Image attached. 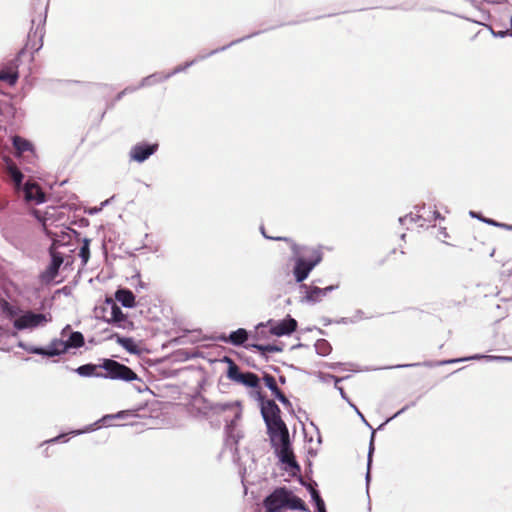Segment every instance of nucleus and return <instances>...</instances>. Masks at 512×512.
<instances>
[{
	"label": "nucleus",
	"mask_w": 512,
	"mask_h": 512,
	"mask_svg": "<svg viewBox=\"0 0 512 512\" xmlns=\"http://www.w3.org/2000/svg\"><path fill=\"white\" fill-rule=\"evenodd\" d=\"M261 413L266 423L270 439L275 448L278 457L284 463L285 470L296 475L300 468L295 461L290 442L288 430L280 418V409L272 400H267L261 404Z\"/></svg>",
	"instance_id": "nucleus-1"
},
{
	"label": "nucleus",
	"mask_w": 512,
	"mask_h": 512,
	"mask_svg": "<svg viewBox=\"0 0 512 512\" xmlns=\"http://www.w3.org/2000/svg\"><path fill=\"white\" fill-rule=\"evenodd\" d=\"M0 311L4 319L13 324L18 330H34L44 327L52 321L50 313H36L31 310H22L19 306L13 305L5 300L0 302Z\"/></svg>",
	"instance_id": "nucleus-2"
},
{
	"label": "nucleus",
	"mask_w": 512,
	"mask_h": 512,
	"mask_svg": "<svg viewBox=\"0 0 512 512\" xmlns=\"http://www.w3.org/2000/svg\"><path fill=\"white\" fill-rule=\"evenodd\" d=\"M292 251L294 253L295 266L293 274L295 280L300 283L303 282L322 260V255L318 250L301 248L296 244H292Z\"/></svg>",
	"instance_id": "nucleus-3"
},
{
	"label": "nucleus",
	"mask_w": 512,
	"mask_h": 512,
	"mask_svg": "<svg viewBox=\"0 0 512 512\" xmlns=\"http://www.w3.org/2000/svg\"><path fill=\"white\" fill-rule=\"evenodd\" d=\"M266 512H278L282 508L305 510L304 502L285 488L274 490L265 500Z\"/></svg>",
	"instance_id": "nucleus-4"
},
{
	"label": "nucleus",
	"mask_w": 512,
	"mask_h": 512,
	"mask_svg": "<svg viewBox=\"0 0 512 512\" xmlns=\"http://www.w3.org/2000/svg\"><path fill=\"white\" fill-rule=\"evenodd\" d=\"M228 364L227 377L239 384H242L246 387L252 388V394L260 399V391H259V383L260 380L258 376L251 372L243 373L239 370L238 366L228 357L224 359Z\"/></svg>",
	"instance_id": "nucleus-5"
},
{
	"label": "nucleus",
	"mask_w": 512,
	"mask_h": 512,
	"mask_svg": "<svg viewBox=\"0 0 512 512\" xmlns=\"http://www.w3.org/2000/svg\"><path fill=\"white\" fill-rule=\"evenodd\" d=\"M103 319L109 324L124 329L130 330L133 328V322L129 320L128 316L123 313L121 308L113 300H107L103 306Z\"/></svg>",
	"instance_id": "nucleus-6"
},
{
	"label": "nucleus",
	"mask_w": 512,
	"mask_h": 512,
	"mask_svg": "<svg viewBox=\"0 0 512 512\" xmlns=\"http://www.w3.org/2000/svg\"><path fill=\"white\" fill-rule=\"evenodd\" d=\"M103 368L107 372V376L112 379H120L124 381H133L138 379L136 373H134L129 367L114 360H105Z\"/></svg>",
	"instance_id": "nucleus-7"
},
{
	"label": "nucleus",
	"mask_w": 512,
	"mask_h": 512,
	"mask_svg": "<svg viewBox=\"0 0 512 512\" xmlns=\"http://www.w3.org/2000/svg\"><path fill=\"white\" fill-rule=\"evenodd\" d=\"M269 331L275 336H285L292 334L297 328V321L290 316L280 321H269Z\"/></svg>",
	"instance_id": "nucleus-8"
},
{
	"label": "nucleus",
	"mask_w": 512,
	"mask_h": 512,
	"mask_svg": "<svg viewBox=\"0 0 512 512\" xmlns=\"http://www.w3.org/2000/svg\"><path fill=\"white\" fill-rule=\"evenodd\" d=\"M337 285H330L325 288H319L316 286L302 285L301 289L304 291V300L309 303H317L321 301L329 292L337 289Z\"/></svg>",
	"instance_id": "nucleus-9"
},
{
	"label": "nucleus",
	"mask_w": 512,
	"mask_h": 512,
	"mask_svg": "<svg viewBox=\"0 0 512 512\" xmlns=\"http://www.w3.org/2000/svg\"><path fill=\"white\" fill-rule=\"evenodd\" d=\"M21 189L26 202L33 204L45 202V194L37 183L28 181Z\"/></svg>",
	"instance_id": "nucleus-10"
},
{
	"label": "nucleus",
	"mask_w": 512,
	"mask_h": 512,
	"mask_svg": "<svg viewBox=\"0 0 512 512\" xmlns=\"http://www.w3.org/2000/svg\"><path fill=\"white\" fill-rule=\"evenodd\" d=\"M63 263L62 257L58 256L57 254H52V259L46 270L41 274L40 280L45 283L49 284L53 282L58 275L59 268Z\"/></svg>",
	"instance_id": "nucleus-11"
},
{
	"label": "nucleus",
	"mask_w": 512,
	"mask_h": 512,
	"mask_svg": "<svg viewBox=\"0 0 512 512\" xmlns=\"http://www.w3.org/2000/svg\"><path fill=\"white\" fill-rule=\"evenodd\" d=\"M67 328L63 329L60 339L53 340L47 348H44L43 356H58L65 353L68 350L65 338L67 336Z\"/></svg>",
	"instance_id": "nucleus-12"
},
{
	"label": "nucleus",
	"mask_w": 512,
	"mask_h": 512,
	"mask_svg": "<svg viewBox=\"0 0 512 512\" xmlns=\"http://www.w3.org/2000/svg\"><path fill=\"white\" fill-rule=\"evenodd\" d=\"M157 148V145H137L131 151V157L137 162L145 161L152 155Z\"/></svg>",
	"instance_id": "nucleus-13"
},
{
	"label": "nucleus",
	"mask_w": 512,
	"mask_h": 512,
	"mask_svg": "<svg viewBox=\"0 0 512 512\" xmlns=\"http://www.w3.org/2000/svg\"><path fill=\"white\" fill-rule=\"evenodd\" d=\"M477 359H486L487 361H506V362H512V357H510V356L473 355L471 357H466V358L442 361L439 364L443 365V364H450V363H455V362H462V361H468V360H477Z\"/></svg>",
	"instance_id": "nucleus-14"
},
{
	"label": "nucleus",
	"mask_w": 512,
	"mask_h": 512,
	"mask_svg": "<svg viewBox=\"0 0 512 512\" xmlns=\"http://www.w3.org/2000/svg\"><path fill=\"white\" fill-rule=\"evenodd\" d=\"M6 171L11 177L12 181L14 182L15 189L17 191L21 190L22 188V180H23V174L22 172L17 168V166L10 160L6 159Z\"/></svg>",
	"instance_id": "nucleus-15"
},
{
	"label": "nucleus",
	"mask_w": 512,
	"mask_h": 512,
	"mask_svg": "<svg viewBox=\"0 0 512 512\" xmlns=\"http://www.w3.org/2000/svg\"><path fill=\"white\" fill-rule=\"evenodd\" d=\"M215 409L218 412H231L233 419L231 420V424L234 423L235 420H238L241 417L242 408L239 402H231V403H221L217 404Z\"/></svg>",
	"instance_id": "nucleus-16"
},
{
	"label": "nucleus",
	"mask_w": 512,
	"mask_h": 512,
	"mask_svg": "<svg viewBox=\"0 0 512 512\" xmlns=\"http://www.w3.org/2000/svg\"><path fill=\"white\" fill-rule=\"evenodd\" d=\"M191 64H192V62L187 63L184 67L179 66L172 73H169V74L156 73V74L150 75V76L146 77L145 79H143L141 86H148L155 82L165 80V79L169 78L172 74L183 71L185 68L189 67Z\"/></svg>",
	"instance_id": "nucleus-17"
},
{
	"label": "nucleus",
	"mask_w": 512,
	"mask_h": 512,
	"mask_svg": "<svg viewBox=\"0 0 512 512\" xmlns=\"http://www.w3.org/2000/svg\"><path fill=\"white\" fill-rule=\"evenodd\" d=\"M263 381H264L266 387H268L271 390V392L275 398H277L283 404L289 403V401L285 397V395L278 389L275 378L273 376L265 375L263 378Z\"/></svg>",
	"instance_id": "nucleus-18"
},
{
	"label": "nucleus",
	"mask_w": 512,
	"mask_h": 512,
	"mask_svg": "<svg viewBox=\"0 0 512 512\" xmlns=\"http://www.w3.org/2000/svg\"><path fill=\"white\" fill-rule=\"evenodd\" d=\"M248 338V333L245 329L239 328L236 331H233L228 337L221 336L220 339L224 342L231 343L233 345H241Z\"/></svg>",
	"instance_id": "nucleus-19"
},
{
	"label": "nucleus",
	"mask_w": 512,
	"mask_h": 512,
	"mask_svg": "<svg viewBox=\"0 0 512 512\" xmlns=\"http://www.w3.org/2000/svg\"><path fill=\"white\" fill-rule=\"evenodd\" d=\"M115 298L126 308H133L135 306V296L127 289H119L115 293Z\"/></svg>",
	"instance_id": "nucleus-20"
},
{
	"label": "nucleus",
	"mask_w": 512,
	"mask_h": 512,
	"mask_svg": "<svg viewBox=\"0 0 512 512\" xmlns=\"http://www.w3.org/2000/svg\"><path fill=\"white\" fill-rule=\"evenodd\" d=\"M18 79V73L15 65H10L9 67L3 68L0 70V80L13 85L16 83Z\"/></svg>",
	"instance_id": "nucleus-21"
},
{
	"label": "nucleus",
	"mask_w": 512,
	"mask_h": 512,
	"mask_svg": "<svg viewBox=\"0 0 512 512\" xmlns=\"http://www.w3.org/2000/svg\"><path fill=\"white\" fill-rule=\"evenodd\" d=\"M67 330L69 329V326L66 327ZM68 334V332L66 333ZM67 339H65L66 344L69 348H78L81 347L84 344V337L80 332H72L69 335L66 336Z\"/></svg>",
	"instance_id": "nucleus-22"
},
{
	"label": "nucleus",
	"mask_w": 512,
	"mask_h": 512,
	"mask_svg": "<svg viewBox=\"0 0 512 512\" xmlns=\"http://www.w3.org/2000/svg\"><path fill=\"white\" fill-rule=\"evenodd\" d=\"M13 146L17 150L18 155L32 150V144L19 136L13 137Z\"/></svg>",
	"instance_id": "nucleus-23"
},
{
	"label": "nucleus",
	"mask_w": 512,
	"mask_h": 512,
	"mask_svg": "<svg viewBox=\"0 0 512 512\" xmlns=\"http://www.w3.org/2000/svg\"><path fill=\"white\" fill-rule=\"evenodd\" d=\"M117 343L130 353H138V345L132 338L117 337Z\"/></svg>",
	"instance_id": "nucleus-24"
},
{
	"label": "nucleus",
	"mask_w": 512,
	"mask_h": 512,
	"mask_svg": "<svg viewBox=\"0 0 512 512\" xmlns=\"http://www.w3.org/2000/svg\"><path fill=\"white\" fill-rule=\"evenodd\" d=\"M41 289L36 286L27 287L23 292V297L29 302L33 303L41 297Z\"/></svg>",
	"instance_id": "nucleus-25"
},
{
	"label": "nucleus",
	"mask_w": 512,
	"mask_h": 512,
	"mask_svg": "<svg viewBox=\"0 0 512 512\" xmlns=\"http://www.w3.org/2000/svg\"><path fill=\"white\" fill-rule=\"evenodd\" d=\"M331 345L330 343L325 339H319L315 343V350L317 354L321 356H326L331 352Z\"/></svg>",
	"instance_id": "nucleus-26"
},
{
	"label": "nucleus",
	"mask_w": 512,
	"mask_h": 512,
	"mask_svg": "<svg viewBox=\"0 0 512 512\" xmlns=\"http://www.w3.org/2000/svg\"><path fill=\"white\" fill-rule=\"evenodd\" d=\"M132 415V411H120L116 414H110V415H105L104 417H102L99 422H102L104 425H108V420H111V419H125L127 418L128 416Z\"/></svg>",
	"instance_id": "nucleus-27"
},
{
	"label": "nucleus",
	"mask_w": 512,
	"mask_h": 512,
	"mask_svg": "<svg viewBox=\"0 0 512 512\" xmlns=\"http://www.w3.org/2000/svg\"><path fill=\"white\" fill-rule=\"evenodd\" d=\"M97 367L95 365L87 364L77 368V373L81 376H92L95 375Z\"/></svg>",
	"instance_id": "nucleus-28"
},
{
	"label": "nucleus",
	"mask_w": 512,
	"mask_h": 512,
	"mask_svg": "<svg viewBox=\"0 0 512 512\" xmlns=\"http://www.w3.org/2000/svg\"><path fill=\"white\" fill-rule=\"evenodd\" d=\"M18 346L25 349L29 353L39 354V355H43V353H44V348L26 345L23 342H19Z\"/></svg>",
	"instance_id": "nucleus-29"
},
{
	"label": "nucleus",
	"mask_w": 512,
	"mask_h": 512,
	"mask_svg": "<svg viewBox=\"0 0 512 512\" xmlns=\"http://www.w3.org/2000/svg\"><path fill=\"white\" fill-rule=\"evenodd\" d=\"M79 256L82 258L83 263L86 264L89 259V256H90L89 243L87 240L85 241L84 245L81 247Z\"/></svg>",
	"instance_id": "nucleus-30"
},
{
	"label": "nucleus",
	"mask_w": 512,
	"mask_h": 512,
	"mask_svg": "<svg viewBox=\"0 0 512 512\" xmlns=\"http://www.w3.org/2000/svg\"><path fill=\"white\" fill-rule=\"evenodd\" d=\"M332 380L335 381V388L340 392V395L343 399H345L348 403L350 402L343 388L338 386L337 384L341 381V379L336 378L334 376H329Z\"/></svg>",
	"instance_id": "nucleus-31"
},
{
	"label": "nucleus",
	"mask_w": 512,
	"mask_h": 512,
	"mask_svg": "<svg viewBox=\"0 0 512 512\" xmlns=\"http://www.w3.org/2000/svg\"><path fill=\"white\" fill-rule=\"evenodd\" d=\"M374 435H375V431L372 432V436H371V440H370V445H369L368 468L371 465V457H372V453H373V450H374Z\"/></svg>",
	"instance_id": "nucleus-32"
},
{
	"label": "nucleus",
	"mask_w": 512,
	"mask_h": 512,
	"mask_svg": "<svg viewBox=\"0 0 512 512\" xmlns=\"http://www.w3.org/2000/svg\"><path fill=\"white\" fill-rule=\"evenodd\" d=\"M349 405L355 410V412L357 413V415L361 418V420L369 426L367 420L365 419L364 415L359 411V409L352 403V402H349Z\"/></svg>",
	"instance_id": "nucleus-33"
},
{
	"label": "nucleus",
	"mask_w": 512,
	"mask_h": 512,
	"mask_svg": "<svg viewBox=\"0 0 512 512\" xmlns=\"http://www.w3.org/2000/svg\"><path fill=\"white\" fill-rule=\"evenodd\" d=\"M311 495H312V498H313V500H314V502L316 504V507L318 508V503H320L319 501H323V500L319 496L318 492L316 490H314V489L312 490Z\"/></svg>",
	"instance_id": "nucleus-34"
},
{
	"label": "nucleus",
	"mask_w": 512,
	"mask_h": 512,
	"mask_svg": "<svg viewBox=\"0 0 512 512\" xmlns=\"http://www.w3.org/2000/svg\"><path fill=\"white\" fill-rule=\"evenodd\" d=\"M401 223H404L406 224L407 222H413L415 220L414 216L413 215H407L403 218H400L399 219Z\"/></svg>",
	"instance_id": "nucleus-35"
},
{
	"label": "nucleus",
	"mask_w": 512,
	"mask_h": 512,
	"mask_svg": "<svg viewBox=\"0 0 512 512\" xmlns=\"http://www.w3.org/2000/svg\"><path fill=\"white\" fill-rule=\"evenodd\" d=\"M319 502L320 503H318V512H326L324 501H319Z\"/></svg>",
	"instance_id": "nucleus-36"
},
{
	"label": "nucleus",
	"mask_w": 512,
	"mask_h": 512,
	"mask_svg": "<svg viewBox=\"0 0 512 512\" xmlns=\"http://www.w3.org/2000/svg\"><path fill=\"white\" fill-rule=\"evenodd\" d=\"M33 213H34V215H35V216H36L40 221H42V222H43V225L45 226V225H46V224H45L46 219H42V218L40 217V215H39V214H40V211H38V210H34V212H33Z\"/></svg>",
	"instance_id": "nucleus-37"
},
{
	"label": "nucleus",
	"mask_w": 512,
	"mask_h": 512,
	"mask_svg": "<svg viewBox=\"0 0 512 512\" xmlns=\"http://www.w3.org/2000/svg\"><path fill=\"white\" fill-rule=\"evenodd\" d=\"M486 223L490 224V225H493V226H496V227H499L500 223L499 222H496L492 219H487V220H484Z\"/></svg>",
	"instance_id": "nucleus-38"
},
{
	"label": "nucleus",
	"mask_w": 512,
	"mask_h": 512,
	"mask_svg": "<svg viewBox=\"0 0 512 512\" xmlns=\"http://www.w3.org/2000/svg\"><path fill=\"white\" fill-rule=\"evenodd\" d=\"M499 227L503 228V229H506V230L512 231V225H508V224H505V223H500Z\"/></svg>",
	"instance_id": "nucleus-39"
},
{
	"label": "nucleus",
	"mask_w": 512,
	"mask_h": 512,
	"mask_svg": "<svg viewBox=\"0 0 512 512\" xmlns=\"http://www.w3.org/2000/svg\"><path fill=\"white\" fill-rule=\"evenodd\" d=\"M508 28L505 31H498L497 33L494 32V35L499 37H504L507 34Z\"/></svg>",
	"instance_id": "nucleus-40"
},
{
	"label": "nucleus",
	"mask_w": 512,
	"mask_h": 512,
	"mask_svg": "<svg viewBox=\"0 0 512 512\" xmlns=\"http://www.w3.org/2000/svg\"><path fill=\"white\" fill-rule=\"evenodd\" d=\"M90 430H92V428H87V429L82 430V431H73L72 433H73V434H80V433L88 432V431H90Z\"/></svg>",
	"instance_id": "nucleus-41"
},
{
	"label": "nucleus",
	"mask_w": 512,
	"mask_h": 512,
	"mask_svg": "<svg viewBox=\"0 0 512 512\" xmlns=\"http://www.w3.org/2000/svg\"><path fill=\"white\" fill-rule=\"evenodd\" d=\"M506 18L508 20L509 26L512 27V17L510 15H507Z\"/></svg>",
	"instance_id": "nucleus-42"
},
{
	"label": "nucleus",
	"mask_w": 512,
	"mask_h": 512,
	"mask_svg": "<svg viewBox=\"0 0 512 512\" xmlns=\"http://www.w3.org/2000/svg\"><path fill=\"white\" fill-rule=\"evenodd\" d=\"M260 348H261V349L268 350V351H274V350H275L273 347H269V346H267V347H265V348H263V347H260Z\"/></svg>",
	"instance_id": "nucleus-43"
},
{
	"label": "nucleus",
	"mask_w": 512,
	"mask_h": 512,
	"mask_svg": "<svg viewBox=\"0 0 512 512\" xmlns=\"http://www.w3.org/2000/svg\"><path fill=\"white\" fill-rule=\"evenodd\" d=\"M417 364H406V365H399L398 367H410V366H416Z\"/></svg>",
	"instance_id": "nucleus-44"
},
{
	"label": "nucleus",
	"mask_w": 512,
	"mask_h": 512,
	"mask_svg": "<svg viewBox=\"0 0 512 512\" xmlns=\"http://www.w3.org/2000/svg\"><path fill=\"white\" fill-rule=\"evenodd\" d=\"M62 437H63V436H58V437H56V438H54V439H51V440H50V442H55V441H57L58 439H60V438H62Z\"/></svg>",
	"instance_id": "nucleus-45"
},
{
	"label": "nucleus",
	"mask_w": 512,
	"mask_h": 512,
	"mask_svg": "<svg viewBox=\"0 0 512 512\" xmlns=\"http://www.w3.org/2000/svg\"><path fill=\"white\" fill-rule=\"evenodd\" d=\"M404 410H405V408H403L402 410L398 411V412L394 415V417H396V416H398L399 414H401Z\"/></svg>",
	"instance_id": "nucleus-46"
},
{
	"label": "nucleus",
	"mask_w": 512,
	"mask_h": 512,
	"mask_svg": "<svg viewBox=\"0 0 512 512\" xmlns=\"http://www.w3.org/2000/svg\"><path fill=\"white\" fill-rule=\"evenodd\" d=\"M99 210H100V209H93V210H91V213H96V212H98Z\"/></svg>",
	"instance_id": "nucleus-47"
},
{
	"label": "nucleus",
	"mask_w": 512,
	"mask_h": 512,
	"mask_svg": "<svg viewBox=\"0 0 512 512\" xmlns=\"http://www.w3.org/2000/svg\"><path fill=\"white\" fill-rule=\"evenodd\" d=\"M329 376H330V375H328V376H327L326 381H329V379H331Z\"/></svg>",
	"instance_id": "nucleus-48"
}]
</instances>
